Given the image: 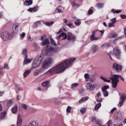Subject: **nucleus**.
Returning <instances> with one entry per match:
<instances>
[{
  "label": "nucleus",
  "mask_w": 126,
  "mask_h": 126,
  "mask_svg": "<svg viewBox=\"0 0 126 126\" xmlns=\"http://www.w3.org/2000/svg\"><path fill=\"white\" fill-rule=\"evenodd\" d=\"M76 59L75 58H73L66 60L51 68L46 73L47 75H51L62 72Z\"/></svg>",
  "instance_id": "nucleus-1"
},
{
  "label": "nucleus",
  "mask_w": 126,
  "mask_h": 126,
  "mask_svg": "<svg viewBox=\"0 0 126 126\" xmlns=\"http://www.w3.org/2000/svg\"><path fill=\"white\" fill-rule=\"evenodd\" d=\"M49 40L47 38L43 41L41 45L45 47L44 49L42 51V53L44 56H51L54 53L58 52V48L57 47H53L48 45L50 44Z\"/></svg>",
  "instance_id": "nucleus-2"
},
{
  "label": "nucleus",
  "mask_w": 126,
  "mask_h": 126,
  "mask_svg": "<svg viewBox=\"0 0 126 126\" xmlns=\"http://www.w3.org/2000/svg\"><path fill=\"white\" fill-rule=\"evenodd\" d=\"M120 77L121 79L124 81V79L121 76L117 75H114L110 78L112 80V86L113 88H115L117 87V84L119 81L118 79Z\"/></svg>",
  "instance_id": "nucleus-3"
},
{
  "label": "nucleus",
  "mask_w": 126,
  "mask_h": 126,
  "mask_svg": "<svg viewBox=\"0 0 126 126\" xmlns=\"http://www.w3.org/2000/svg\"><path fill=\"white\" fill-rule=\"evenodd\" d=\"M120 50L118 47H117L114 48L113 49V52H110L108 55L111 60H112V56H114L118 59L120 57Z\"/></svg>",
  "instance_id": "nucleus-4"
},
{
  "label": "nucleus",
  "mask_w": 126,
  "mask_h": 126,
  "mask_svg": "<svg viewBox=\"0 0 126 126\" xmlns=\"http://www.w3.org/2000/svg\"><path fill=\"white\" fill-rule=\"evenodd\" d=\"M54 61V59L51 57H49L44 61L42 65V67L44 69H46L52 64Z\"/></svg>",
  "instance_id": "nucleus-5"
},
{
  "label": "nucleus",
  "mask_w": 126,
  "mask_h": 126,
  "mask_svg": "<svg viewBox=\"0 0 126 126\" xmlns=\"http://www.w3.org/2000/svg\"><path fill=\"white\" fill-rule=\"evenodd\" d=\"M13 37L12 34L7 32H3L0 34V37L4 41H6L8 39L10 40Z\"/></svg>",
  "instance_id": "nucleus-6"
},
{
  "label": "nucleus",
  "mask_w": 126,
  "mask_h": 126,
  "mask_svg": "<svg viewBox=\"0 0 126 126\" xmlns=\"http://www.w3.org/2000/svg\"><path fill=\"white\" fill-rule=\"evenodd\" d=\"M109 88V86L108 85H105L104 87L101 88V90L104 96H107L108 95V93L107 91V90Z\"/></svg>",
  "instance_id": "nucleus-7"
},
{
  "label": "nucleus",
  "mask_w": 126,
  "mask_h": 126,
  "mask_svg": "<svg viewBox=\"0 0 126 126\" xmlns=\"http://www.w3.org/2000/svg\"><path fill=\"white\" fill-rule=\"evenodd\" d=\"M113 67L117 72H120L122 69V66L116 63L113 64Z\"/></svg>",
  "instance_id": "nucleus-8"
},
{
  "label": "nucleus",
  "mask_w": 126,
  "mask_h": 126,
  "mask_svg": "<svg viewBox=\"0 0 126 126\" xmlns=\"http://www.w3.org/2000/svg\"><path fill=\"white\" fill-rule=\"evenodd\" d=\"M67 38V34L64 33H62L59 36H57V39L59 40H62L66 39Z\"/></svg>",
  "instance_id": "nucleus-9"
},
{
  "label": "nucleus",
  "mask_w": 126,
  "mask_h": 126,
  "mask_svg": "<svg viewBox=\"0 0 126 126\" xmlns=\"http://www.w3.org/2000/svg\"><path fill=\"white\" fill-rule=\"evenodd\" d=\"M43 58L41 55H38L34 59V61L35 62H37L40 64L43 60Z\"/></svg>",
  "instance_id": "nucleus-10"
},
{
  "label": "nucleus",
  "mask_w": 126,
  "mask_h": 126,
  "mask_svg": "<svg viewBox=\"0 0 126 126\" xmlns=\"http://www.w3.org/2000/svg\"><path fill=\"white\" fill-rule=\"evenodd\" d=\"M98 31L97 30H94L92 32V35H91L90 37V40L91 41H93L98 40V37H94L96 33Z\"/></svg>",
  "instance_id": "nucleus-11"
},
{
  "label": "nucleus",
  "mask_w": 126,
  "mask_h": 126,
  "mask_svg": "<svg viewBox=\"0 0 126 126\" xmlns=\"http://www.w3.org/2000/svg\"><path fill=\"white\" fill-rule=\"evenodd\" d=\"M76 38V36L70 32L68 33L67 39L69 41L74 40Z\"/></svg>",
  "instance_id": "nucleus-12"
},
{
  "label": "nucleus",
  "mask_w": 126,
  "mask_h": 126,
  "mask_svg": "<svg viewBox=\"0 0 126 126\" xmlns=\"http://www.w3.org/2000/svg\"><path fill=\"white\" fill-rule=\"evenodd\" d=\"M91 50L94 53H95L98 50V46L96 45H94L90 48Z\"/></svg>",
  "instance_id": "nucleus-13"
},
{
  "label": "nucleus",
  "mask_w": 126,
  "mask_h": 126,
  "mask_svg": "<svg viewBox=\"0 0 126 126\" xmlns=\"http://www.w3.org/2000/svg\"><path fill=\"white\" fill-rule=\"evenodd\" d=\"M94 85H92L91 83H87L86 85L87 89L91 91H92L94 90Z\"/></svg>",
  "instance_id": "nucleus-14"
},
{
  "label": "nucleus",
  "mask_w": 126,
  "mask_h": 126,
  "mask_svg": "<svg viewBox=\"0 0 126 126\" xmlns=\"http://www.w3.org/2000/svg\"><path fill=\"white\" fill-rule=\"evenodd\" d=\"M28 56L27 55H26L23 61V64H26L30 63L32 60V59H28L27 58Z\"/></svg>",
  "instance_id": "nucleus-15"
},
{
  "label": "nucleus",
  "mask_w": 126,
  "mask_h": 126,
  "mask_svg": "<svg viewBox=\"0 0 126 126\" xmlns=\"http://www.w3.org/2000/svg\"><path fill=\"white\" fill-rule=\"evenodd\" d=\"M22 123V120L21 118V116L18 114V115L17 119V126H21Z\"/></svg>",
  "instance_id": "nucleus-16"
},
{
  "label": "nucleus",
  "mask_w": 126,
  "mask_h": 126,
  "mask_svg": "<svg viewBox=\"0 0 126 126\" xmlns=\"http://www.w3.org/2000/svg\"><path fill=\"white\" fill-rule=\"evenodd\" d=\"M120 96V100L124 101L125 99H126V94L123 93L119 94Z\"/></svg>",
  "instance_id": "nucleus-17"
},
{
  "label": "nucleus",
  "mask_w": 126,
  "mask_h": 126,
  "mask_svg": "<svg viewBox=\"0 0 126 126\" xmlns=\"http://www.w3.org/2000/svg\"><path fill=\"white\" fill-rule=\"evenodd\" d=\"M32 0H25L24 2V4L26 6H28L31 5L32 3Z\"/></svg>",
  "instance_id": "nucleus-18"
},
{
  "label": "nucleus",
  "mask_w": 126,
  "mask_h": 126,
  "mask_svg": "<svg viewBox=\"0 0 126 126\" xmlns=\"http://www.w3.org/2000/svg\"><path fill=\"white\" fill-rule=\"evenodd\" d=\"M104 4L101 3H99L97 4L95 7H97L98 9H100L104 7Z\"/></svg>",
  "instance_id": "nucleus-19"
},
{
  "label": "nucleus",
  "mask_w": 126,
  "mask_h": 126,
  "mask_svg": "<svg viewBox=\"0 0 126 126\" xmlns=\"http://www.w3.org/2000/svg\"><path fill=\"white\" fill-rule=\"evenodd\" d=\"M32 68H31L30 69L28 70L25 71L24 73V78L26 77L31 72Z\"/></svg>",
  "instance_id": "nucleus-20"
},
{
  "label": "nucleus",
  "mask_w": 126,
  "mask_h": 126,
  "mask_svg": "<svg viewBox=\"0 0 126 126\" xmlns=\"http://www.w3.org/2000/svg\"><path fill=\"white\" fill-rule=\"evenodd\" d=\"M7 114V112L6 111L2 112L0 114V119H4L6 117Z\"/></svg>",
  "instance_id": "nucleus-21"
},
{
  "label": "nucleus",
  "mask_w": 126,
  "mask_h": 126,
  "mask_svg": "<svg viewBox=\"0 0 126 126\" xmlns=\"http://www.w3.org/2000/svg\"><path fill=\"white\" fill-rule=\"evenodd\" d=\"M40 64L38 63L37 62H35L34 61L32 63V68H36L39 66Z\"/></svg>",
  "instance_id": "nucleus-22"
},
{
  "label": "nucleus",
  "mask_w": 126,
  "mask_h": 126,
  "mask_svg": "<svg viewBox=\"0 0 126 126\" xmlns=\"http://www.w3.org/2000/svg\"><path fill=\"white\" fill-rule=\"evenodd\" d=\"M89 98L88 96H86L85 97H83L81 99L79 100V103H81L83 101L85 100H87Z\"/></svg>",
  "instance_id": "nucleus-23"
},
{
  "label": "nucleus",
  "mask_w": 126,
  "mask_h": 126,
  "mask_svg": "<svg viewBox=\"0 0 126 126\" xmlns=\"http://www.w3.org/2000/svg\"><path fill=\"white\" fill-rule=\"evenodd\" d=\"M18 108L17 106H15L13 107L11 109V111L13 114L16 113L17 111Z\"/></svg>",
  "instance_id": "nucleus-24"
},
{
  "label": "nucleus",
  "mask_w": 126,
  "mask_h": 126,
  "mask_svg": "<svg viewBox=\"0 0 126 126\" xmlns=\"http://www.w3.org/2000/svg\"><path fill=\"white\" fill-rule=\"evenodd\" d=\"M18 24L17 23H15L13 25L12 29L14 30H17L18 29Z\"/></svg>",
  "instance_id": "nucleus-25"
},
{
  "label": "nucleus",
  "mask_w": 126,
  "mask_h": 126,
  "mask_svg": "<svg viewBox=\"0 0 126 126\" xmlns=\"http://www.w3.org/2000/svg\"><path fill=\"white\" fill-rule=\"evenodd\" d=\"M37 123L35 122H31L28 125V126H37Z\"/></svg>",
  "instance_id": "nucleus-26"
},
{
  "label": "nucleus",
  "mask_w": 126,
  "mask_h": 126,
  "mask_svg": "<svg viewBox=\"0 0 126 126\" xmlns=\"http://www.w3.org/2000/svg\"><path fill=\"white\" fill-rule=\"evenodd\" d=\"M63 8L60 6H58L57 8H56V10H57L58 12L60 13H62L63 11V10H61Z\"/></svg>",
  "instance_id": "nucleus-27"
},
{
  "label": "nucleus",
  "mask_w": 126,
  "mask_h": 126,
  "mask_svg": "<svg viewBox=\"0 0 126 126\" xmlns=\"http://www.w3.org/2000/svg\"><path fill=\"white\" fill-rule=\"evenodd\" d=\"M54 23L53 21H51V22H47L44 23V24L47 26H50L52 25Z\"/></svg>",
  "instance_id": "nucleus-28"
},
{
  "label": "nucleus",
  "mask_w": 126,
  "mask_h": 126,
  "mask_svg": "<svg viewBox=\"0 0 126 126\" xmlns=\"http://www.w3.org/2000/svg\"><path fill=\"white\" fill-rule=\"evenodd\" d=\"M12 100L10 99L7 102V107H9L12 104Z\"/></svg>",
  "instance_id": "nucleus-29"
},
{
  "label": "nucleus",
  "mask_w": 126,
  "mask_h": 126,
  "mask_svg": "<svg viewBox=\"0 0 126 126\" xmlns=\"http://www.w3.org/2000/svg\"><path fill=\"white\" fill-rule=\"evenodd\" d=\"M109 46L110 45L109 44L105 43L101 46V47L103 49H104L109 47Z\"/></svg>",
  "instance_id": "nucleus-30"
},
{
  "label": "nucleus",
  "mask_w": 126,
  "mask_h": 126,
  "mask_svg": "<svg viewBox=\"0 0 126 126\" xmlns=\"http://www.w3.org/2000/svg\"><path fill=\"white\" fill-rule=\"evenodd\" d=\"M34 48H35V50H38L40 48L39 46L38 45L37 43H34Z\"/></svg>",
  "instance_id": "nucleus-31"
},
{
  "label": "nucleus",
  "mask_w": 126,
  "mask_h": 126,
  "mask_svg": "<svg viewBox=\"0 0 126 126\" xmlns=\"http://www.w3.org/2000/svg\"><path fill=\"white\" fill-rule=\"evenodd\" d=\"M49 81L47 80L43 82L42 84V85L44 87H46L47 86L49 83Z\"/></svg>",
  "instance_id": "nucleus-32"
},
{
  "label": "nucleus",
  "mask_w": 126,
  "mask_h": 126,
  "mask_svg": "<svg viewBox=\"0 0 126 126\" xmlns=\"http://www.w3.org/2000/svg\"><path fill=\"white\" fill-rule=\"evenodd\" d=\"M122 117V116L121 112H117L116 116L117 119H120Z\"/></svg>",
  "instance_id": "nucleus-33"
},
{
  "label": "nucleus",
  "mask_w": 126,
  "mask_h": 126,
  "mask_svg": "<svg viewBox=\"0 0 126 126\" xmlns=\"http://www.w3.org/2000/svg\"><path fill=\"white\" fill-rule=\"evenodd\" d=\"M111 11L113 13H119L122 12V11L119 10H116L114 9H112Z\"/></svg>",
  "instance_id": "nucleus-34"
},
{
  "label": "nucleus",
  "mask_w": 126,
  "mask_h": 126,
  "mask_svg": "<svg viewBox=\"0 0 126 126\" xmlns=\"http://www.w3.org/2000/svg\"><path fill=\"white\" fill-rule=\"evenodd\" d=\"M111 11L113 13H119L122 12V11L119 10H116L114 9H112Z\"/></svg>",
  "instance_id": "nucleus-35"
},
{
  "label": "nucleus",
  "mask_w": 126,
  "mask_h": 126,
  "mask_svg": "<svg viewBox=\"0 0 126 126\" xmlns=\"http://www.w3.org/2000/svg\"><path fill=\"white\" fill-rule=\"evenodd\" d=\"M79 85V84L77 83H75L72 84L71 85V89H73L75 87H77Z\"/></svg>",
  "instance_id": "nucleus-36"
},
{
  "label": "nucleus",
  "mask_w": 126,
  "mask_h": 126,
  "mask_svg": "<svg viewBox=\"0 0 126 126\" xmlns=\"http://www.w3.org/2000/svg\"><path fill=\"white\" fill-rule=\"evenodd\" d=\"M101 106V103H99L95 106L94 109L95 110L98 109Z\"/></svg>",
  "instance_id": "nucleus-37"
},
{
  "label": "nucleus",
  "mask_w": 126,
  "mask_h": 126,
  "mask_svg": "<svg viewBox=\"0 0 126 126\" xmlns=\"http://www.w3.org/2000/svg\"><path fill=\"white\" fill-rule=\"evenodd\" d=\"M41 70L37 69L34 72V75L35 76H36L38 75L40 73Z\"/></svg>",
  "instance_id": "nucleus-38"
},
{
  "label": "nucleus",
  "mask_w": 126,
  "mask_h": 126,
  "mask_svg": "<svg viewBox=\"0 0 126 126\" xmlns=\"http://www.w3.org/2000/svg\"><path fill=\"white\" fill-rule=\"evenodd\" d=\"M60 99L59 98H57L55 99V105H57L60 104Z\"/></svg>",
  "instance_id": "nucleus-39"
},
{
  "label": "nucleus",
  "mask_w": 126,
  "mask_h": 126,
  "mask_svg": "<svg viewBox=\"0 0 126 126\" xmlns=\"http://www.w3.org/2000/svg\"><path fill=\"white\" fill-rule=\"evenodd\" d=\"M84 77L86 81H88L89 77V74L88 73L85 74L84 75Z\"/></svg>",
  "instance_id": "nucleus-40"
},
{
  "label": "nucleus",
  "mask_w": 126,
  "mask_h": 126,
  "mask_svg": "<svg viewBox=\"0 0 126 126\" xmlns=\"http://www.w3.org/2000/svg\"><path fill=\"white\" fill-rule=\"evenodd\" d=\"M86 109L84 107H82L81 108L80 110V112L82 114H83L86 112Z\"/></svg>",
  "instance_id": "nucleus-41"
},
{
  "label": "nucleus",
  "mask_w": 126,
  "mask_h": 126,
  "mask_svg": "<svg viewBox=\"0 0 126 126\" xmlns=\"http://www.w3.org/2000/svg\"><path fill=\"white\" fill-rule=\"evenodd\" d=\"M66 25L68 26L71 29L75 27L74 25L71 23L67 24Z\"/></svg>",
  "instance_id": "nucleus-42"
},
{
  "label": "nucleus",
  "mask_w": 126,
  "mask_h": 126,
  "mask_svg": "<svg viewBox=\"0 0 126 126\" xmlns=\"http://www.w3.org/2000/svg\"><path fill=\"white\" fill-rule=\"evenodd\" d=\"M26 34L25 32H23L20 34V39H23L25 37Z\"/></svg>",
  "instance_id": "nucleus-43"
},
{
  "label": "nucleus",
  "mask_w": 126,
  "mask_h": 126,
  "mask_svg": "<svg viewBox=\"0 0 126 126\" xmlns=\"http://www.w3.org/2000/svg\"><path fill=\"white\" fill-rule=\"evenodd\" d=\"M21 106L24 109L26 110L28 108L27 105L25 104H22Z\"/></svg>",
  "instance_id": "nucleus-44"
},
{
  "label": "nucleus",
  "mask_w": 126,
  "mask_h": 126,
  "mask_svg": "<svg viewBox=\"0 0 126 126\" xmlns=\"http://www.w3.org/2000/svg\"><path fill=\"white\" fill-rule=\"evenodd\" d=\"M47 37L46 35H43V36H42L41 38V39L40 40L42 41H44L46 39H47V38H46Z\"/></svg>",
  "instance_id": "nucleus-45"
},
{
  "label": "nucleus",
  "mask_w": 126,
  "mask_h": 126,
  "mask_svg": "<svg viewBox=\"0 0 126 126\" xmlns=\"http://www.w3.org/2000/svg\"><path fill=\"white\" fill-rule=\"evenodd\" d=\"M38 25V22H36L34 23L33 26V28L35 29L37 28Z\"/></svg>",
  "instance_id": "nucleus-46"
},
{
  "label": "nucleus",
  "mask_w": 126,
  "mask_h": 126,
  "mask_svg": "<svg viewBox=\"0 0 126 126\" xmlns=\"http://www.w3.org/2000/svg\"><path fill=\"white\" fill-rule=\"evenodd\" d=\"M124 102V101H123L121 100H120L119 103L117 105L119 107H120L121 106H122Z\"/></svg>",
  "instance_id": "nucleus-47"
},
{
  "label": "nucleus",
  "mask_w": 126,
  "mask_h": 126,
  "mask_svg": "<svg viewBox=\"0 0 126 126\" xmlns=\"http://www.w3.org/2000/svg\"><path fill=\"white\" fill-rule=\"evenodd\" d=\"M50 42L54 46H56L57 45L55 41L53 39H50Z\"/></svg>",
  "instance_id": "nucleus-48"
},
{
  "label": "nucleus",
  "mask_w": 126,
  "mask_h": 126,
  "mask_svg": "<svg viewBox=\"0 0 126 126\" xmlns=\"http://www.w3.org/2000/svg\"><path fill=\"white\" fill-rule=\"evenodd\" d=\"M96 123L99 126L101 125V124H102L101 121L98 120H97L96 121Z\"/></svg>",
  "instance_id": "nucleus-49"
},
{
  "label": "nucleus",
  "mask_w": 126,
  "mask_h": 126,
  "mask_svg": "<svg viewBox=\"0 0 126 126\" xmlns=\"http://www.w3.org/2000/svg\"><path fill=\"white\" fill-rule=\"evenodd\" d=\"M74 23L76 25L78 26L79 25L81 24V22L80 21H75L74 22Z\"/></svg>",
  "instance_id": "nucleus-50"
},
{
  "label": "nucleus",
  "mask_w": 126,
  "mask_h": 126,
  "mask_svg": "<svg viewBox=\"0 0 126 126\" xmlns=\"http://www.w3.org/2000/svg\"><path fill=\"white\" fill-rule=\"evenodd\" d=\"M71 4L73 6H76L77 7H79V4H76L74 1H73L72 2Z\"/></svg>",
  "instance_id": "nucleus-51"
},
{
  "label": "nucleus",
  "mask_w": 126,
  "mask_h": 126,
  "mask_svg": "<svg viewBox=\"0 0 126 126\" xmlns=\"http://www.w3.org/2000/svg\"><path fill=\"white\" fill-rule=\"evenodd\" d=\"M71 108L70 106H68L66 109V111L68 113H70V110L71 109Z\"/></svg>",
  "instance_id": "nucleus-52"
},
{
  "label": "nucleus",
  "mask_w": 126,
  "mask_h": 126,
  "mask_svg": "<svg viewBox=\"0 0 126 126\" xmlns=\"http://www.w3.org/2000/svg\"><path fill=\"white\" fill-rule=\"evenodd\" d=\"M114 26V23L113 22H110L109 23V26L110 27H113Z\"/></svg>",
  "instance_id": "nucleus-53"
},
{
  "label": "nucleus",
  "mask_w": 126,
  "mask_h": 126,
  "mask_svg": "<svg viewBox=\"0 0 126 126\" xmlns=\"http://www.w3.org/2000/svg\"><path fill=\"white\" fill-rule=\"evenodd\" d=\"M22 53L23 54L25 55H26V54L27 53V51L26 49H23Z\"/></svg>",
  "instance_id": "nucleus-54"
},
{
  "label": "nucleus",
  "mask_w": 126,
  "mask_h": 126,
  "mask_svg": "<svg viewBox=\"0 0 126 126\" xmlns=\"http://www.w3.org/2000/svg\"><path fill=\"white\" fill-rule=\"evenodd\" d=\"M33 8V12H36L38 10V7L37 6H36L34 7Z\"/></svg>",
  "instance_id": "nucleus-55"
},
{
  "label": "nucleus",
  "mask_w": 126,
  "mask_h": 126,
  "mask_svg": "<svg viewBox=\"0 0 126 126\" xmlns=\"http://www.w3.org/2000/svg\"><path fill=\"white\" fill-rule=\"evenodd\" d=\"M93 11L92 9H90L88 11V15H91L92 14Z\"/></svg>",
  "instance_id": "nucleus-56"
},
{
  "label": "nucleus",
  "mask_w": 126,
  "mask_h": 126,
  "mask_svg": "<svg viewBox=\"0 0 126 126\" xmlns=\"http://www.w3.org/2000/svg\"><path fill=\"white\" fill-rule=\"evenodd\" d=\"M116 18H114L112 19H111L110 21L111 22H113V23H115L116 21Z\"/></svg>",
  "instance_id": "nucleus-57"
},
{
  "label": "nucleus",
  "mask_w": 126,
  "mask_h": 126,
  "mask_svg": "<svg viewBox=\"0 0 126 126\" xmlns=\"http://www.w3.org/2000/svg\"><path fill=\"white\" fill-rule=\"evenodd\" d=\"M3 68H5L7 69L8 70L9 69V68L8 67V65L7 64H5L4 65V68H1L2 69H3Z\"/></svg>",
  "instance_id": "nucleus-58"
},
{
  "label": "nucleus",
  "mask_w": 126,
  "mask_h": 126,
  "mask_svg": "<svg viewBox=\"0 0 126 126\" xmlns=\"http://www.w3.org/2000/svg\"><path fill=\"white\" fill-rule=\"evenodd\" d=\"M96 120V118L95 117H93L92 118V122H95Z\"/></svg>",
  "instance_id": "nucleus-59"
},
{
  "label": "nucleus",
  "mask_w": 126,
  "mask_h": 126,
  "mask_svg": "<svg viewBox=\"0 0 126 126\" xmlns=\"http://www.w3.org/2000/svg\"><path fill=\"white\" fill-rule=\"evenodd\" d=\"M16 86L18 90L21 87V85L20 84H17L16 85Z\"/></svg>",
  "instance_id": "nucleus-60"
},
{
  "label": "nucleus",
  "mask_w": 126,
  "mask_h": 126,
  "mask_svg": "<svg viewBox=\"0 0 126 126\" xmlns=\"http://www.w3.org/2000/svg\"><path fill=\"white\" fill-rule=\"evenodd\" d=\"M121 18L123 19H125L126 18V16L125 15H120Z\"/></svg>",
  "instance_id": "nucleus-61"
},
{
  "label": "nucleus",
  "mask_w": 126,
  "mask_h": 126,
  "mask_svg": "<svg viewBox=\"0 0 126 126\" xmlns=\"http://www.w3.org/2000/svg\"><path fill=\"white\" fill-rule=\"evenodd\" d=\"M116 109V108H113L111 110V114H112L113 112Z\"/></svg>",
  "instance_id": "nucleus-62"
},
{
  "label": "nucleus",
  "mask_w": 126,
  "mask_h": 126,
  "mask_svg": "<svg viewBox=\"0 0 126 126\" xmlns=\"http://www.w3.org/2000/svg\"><path fill=\"white\" fill-rule=\"evenodd\" d=\"M28 39L30 41H33V40L31 37L30 35H29L28 36Z\"/></svg>",
  "instance_id": "nucleus-63"
},
{
  "label": "nucleus",
  "mask_w": 126,
  "mask_h": 126,
  "mask_svg": "<svg viewBox=\"0 0 126 126\" xmlns=\"http://www.w3.org/2000/svg\"><path fill=\"white\" fill-rule=\"evenodd\" d=\"M73 18L75 20V21H80V19H79L77 18L75 16Z\"/></svg>",
  "instance_id": "nucleus-64"
}]
</instances>
